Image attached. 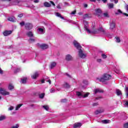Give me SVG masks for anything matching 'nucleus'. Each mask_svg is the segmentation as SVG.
<instances>
[{
  "instance_id": "obj_20",
  "label": "nucleus",
  "mask_w": 128,
  "mask_h": 128,
  "mask_svg": "<svg viewBox=\"0 0 128 128\" xmlns=\"http://www.w3.org/2000/svg\"><path fill=\"white\" fill-rule=\"evenodd\" d=\"M63 86H64V88H68L70 86V84H68L67 82H65L63 84Z\"/></svg>"
},
{
  "instance_id": "obj_29",
  "label": "nucleus",
  "mask_w": 128,
  "mask_h": 128,
  "mask_svg": "<svg viewBox=\"0 0 128 128\" xmlns=\"http://www.w3.org/2000/svg\"><path fill=\"white\" fill-rule=\"evenodd\" d=\"M22 106V104H19L18 105L16 106V110H18V108H20V106Z\"/></svg>"
},
{
  "instance_id": "obj_7",
  "label": "nucleus",
  "mask_w": 128,
  "mask_h": 128,
  "mask_svg": "<svg viewBox=\"0 0 128 128\" xmlns=\"http://www.w3.org/2000/svg\"><path fill=\"white\" fill-rule=\"evenodd\" d=\"M25 28L26 30H32V24L30 23L25 24Z\"/></svg>"
},
{
  "instance_id": "obj_9",
  "label": "nucleus",
  "mask_w": 128,
  "mask_h": 128,
  "mask_svg": "<svg viewBox=\"0 0 128 128\" xmlns=\"http://www.w3.org/2000/svg\"><path fill=\"white\" fill-rule=\"evenodd\" d=\"M12 32V30H9V31L6 30L4 32L3 34L5 36H10V34H11Z\"/></svg>"
},
{
  "instance_id": "obj_15",
  "label": "nucleus",
  "mask_w": 128,
  "mask_h": 128,
  "mask_svg": "<svg viewBox=\"0 0 128 128\" xmlns=\"http://www.w3.org/2000/svg\"><path fill=\"white\" fill-rule=\"evenodd\" d=\"M38 33L40 34H44V29H42V28H38Z\"/></svg>"
},
{
  "instance_id": "obj_13",
  "label": "nucleus",
  "mask_w": 128,
  "mask_h": 128,
  "mask_svg": "<svg viewBox=\"0 0 128 128\" xmlns=\"http://www.w3.org/2000/svg\"><path fill=\"white\" fill-rule=\"evenodd\" d=\"M44 6H45V8H50V6H52L48 2H44Z\"/></svg>"
},
{
  "instance_id": "obj_56",
  "label": "nucleus",
  "mask_w": 128,
  "mask_h": 128,
  "mask_svg": "<svg viewBox=\"0 0 128 128\" xmlns=\"http://www.w3.org/2000/svg\"><path fill=\"white\" fill-rule=\"evenodd\" d=\"M34 2H35V4H38V2H40V1L38 0H34Z\"/></svg>"
},
{
  "instance_id": "obj_42",
  "label": "nucleus",
  "mask_w": 128,
  "mask_h": 128,
  "mask_svg": "<svg viewBox=\"0 0 128 128\" xmlns=\"http://www.w3.org/2000/svg\"><path fill=\"white\" fill-rule=\"evenodd\" d=\"M102 58H106V55L105 54H102Z\"/></svg>"
},
{
  "instance_id": "obj_4",
  "label": "nucleus",
  "mask_w": 128,
  "mask_h": 128,
  "mask_svg": "<svg viewBox=\"0 0 128 128\" xmlns=\"http://www.w3.org/2000/svg\"><path fill=\"white\" fill-rule=\"evenodd\" d=\"M37 46H38V48H42V50H46V48H48V44H38Z\"/></svg>"
},
{
  "instance_id": "obj_54",
  "label": "nucleus",
  "mask_w": 128,
  "mask_h": 128,
  "mask_svg": "<svg viewBox=\"0 0 128 128\" xmlns=\"http://www.w3.org/2000/svg\"><path fill=\"white\" fill-rule=\"evenodd\" d=\"M88 18V14H86L84 16V18Z\"/></svg>"
},
{
  "instance_id": "obj_40",
  "label": "nucleus",
  "mask_w": 128,
  "mask_h": 128,
  "mask_svg": "<svg viewBox=\"0 0 128 128\" xmlns=\"http://www.w3.org/2000/svg\"><path fill=\"white\" fill-rule=\"evenodd\" d=\"M34 42V38H30L29 40V42Z\"/></svg>"
},
{
  "instance_id": "obj_36",
  "label": "nucleus",
  "mask_w": 128,
  "mask_h": 128,
  "mask_svg": "<svg viewBox=\"0 0 128 128\" xmlns=\"http://www.w3.org/2000/svg\"><path fill=\"white\" fill-rule=\"evenodd\" d=\"M98 30L99 32H104V28H100Z\"/></svg>"
},
{
  "instance_id": "obj_46",
  "label": "nucleus",
  "mask_w": 128,
  "mask_h": 128,
  "mask_svg": "<svg viewBox=\"0 0 128 128\" xmlns=\"http://www.w3.org/2000/svg\"><path fill=\"white\" fill-rule=\"evenodd\" d=\"M66 102V99H63L61 100V102Z\"/></svg>"
},
{
  "instance_id": "obj_11",
  "label": "nucleus",
  "mask_w": 128,
  "mask_h": 128,
  "mask_svg": "<svg viewBox=\"0 0 128 128\" xmlns=\"http://www.w3.org/2000/svg\"><path fill=\"white\" fill-rule=\"evenodd\" d=\"M94 92L95 94H100V92H104V90L100 89V88H97V89H94Z\"/></svg>"
},
{
  "instance_id": "obj_35",
  "label": "nucleus",
  "mask_w": 128,
  "mask_h": 128,
  "mask_svg": "<svg viewBox=\"0 0 128 128\" xmlns=\"http://www.w3.org/2000/svg\"><path fill=\"white\" fill-rule=\"evenodd\" d=\"M118 12H116V14H122V10H118Z\"/></svg>"
},
{
  "instance_id": "obj_34",
  "label": "nucleus",
  "mask_w": 128,
  "mask_h": 128,
  "mask_svg": "<svg viewBox=\"0 0 128 128\" xmlns=\"http://www.w3.org/2000/svg\"><path fill=\"white\" fill-rule=\"evenodd\" d=\"M6 116H0V120H5Z\"/></svg>"
},
{
  "instance_id": "obj_55",
  "label": "nucleus",
  "mask_w": 128,
  "mask_h": 128,
  "mask_svg": "<svg viewBox=\"0 0 128 128\" xmlns=\"http://www.w3.org/2000/svg\"><path fill=\"white\" fill-rule=\"evenodd\" d=\"M110 2H115V4H118V1L116 0H110Z\"/></svg>"
},
{
  "instance_id": "obj_48",
  "label": "nucleus",
  "mask_w": 128,
  "mask_h": 128,
  "mask_svg": "<svg viewBox=\"0 0 128 128\" xmlns=\"http://www.w3.org/2000/svg\"><path fill=\"white\" fill-rule=\"evenodd\" d=\"M24 14H20L18 15V18H22Z\"/></svg>"
},
{
  "instance_id": "obj_2",
  "label": "nucleus",
  "mask_w": 128,
  "mask_h": 128,
  "mask_svg": "<svg viewBox=\"0 0 128 128\" xmlns=\"http://www.w3.org/2000/svg\"><path fill=\"white\" fill-rule=\"evenodd\" d=\"M112 78V76L108 74H104L102 78H97V80H99V82H104V80H110Z\"/></svg>"
},
{
  "instance_id": "obj_8",
  "label": "nucleus",
  "mask_w": 128,
  "mask_h": 128,
  "mask_svg": "<svg viewBox=\"0 0 128 128\" xmlns=\"http://www.w3.org/2000/svg\"><path fill=\"white\" fill-rule=\"evenodd\" d=\"M116 28V23L114 21H112V22L110 23V30H114Z\"/></svg>"
},
{
  "instance_id": "obj_33",
  "label": "nucleus",
  "mask_w": 128,
  "mask_h": 128,
  "mask_svg": "<svg viewBox=\"0 0 128 128\" xmlns=\"http://www.w3.org/2000/svg\"><path fill=\"white\" fill-rule=\"evenodd\" d=\"M50 92L51 94H54V92H56V90H54V88H52L50 90Z\"/></svg>"
},
{
  "instance_id": "obj_19",
  "label": "nucleus",
  "mask_w": 128,
  "mask_h": 128,
  "mask_svg": "<svg viewBox=\"0 0 128 128\" xmlns=\"http://www.w3.org/2000/svg\"><path fill=\"white\" fill-rule=\"evenodd\" d=\"M55 14H56V16H58V18H60L62 20H64V18L63 16H62L58 12H56V13Z\"/></svg>"
},
{
  "instance_id": "obj_23",
  "label": "nucleus",
  "mask_w": 128,
  "mask_h": 128,
  "mask_svg": "<svg viewBox=\"0 0 128 128\" xmlns=\"http://www.w3.org/2000/svg\"><path fill=\"white\" fill-rule=\"evenodd\" d=\"M116 94L117 96H120L122 95V91H120V90H116Z\"/></svg>"
},
{
  "instance_id": "obj_52",
  "label": "nucleus",
  "mask_w": 128,
  "mask_h": 128,
  "mask_svg": "<svg viewBox=\"0 0 128 128\" xmlns=\"http://www.w3.org/2000/svg\"><path fill=\"white\" fill-rule=\"evenodd\" d=\"M64 4H65V6H70V4H68L66 2H64Z\"/></svg>"
},
{
  "instance_id": "obj_10",
  "label": "nucleus",
  "mask_w": 128,
  "mask_h": 128,
  "mask_svg": "<svg viewBox=\"0 0 128 128\" xmlns=\"http://www.w3.org/2000/svg\"><path fill=\"white\" fill-rule=\"evenodd\" d=\"M66 60L68 61L72 60V56L70 54H67L66 56Z\"/></svg>"
},
{
  "instance_id": "obj_28",
  "label": "nucleus",
  "mask_w": 128,
  "mask_h": 128,
  "mask_svg": "<svg viewBox=\"0 0 128 128\" xmlns=\"http://www.w3.org/2000/svg\"><path fill=\"white\" fill-rule=\"evenodd\" d=\"M44 93L41 94L39 95V98H44Z\"/></svg>"
},
{
  "instance_id": "obj_41",
  "label": "nucleus",
  "mask_w": 128,
  "mask_h": 128,
  "mask_svg": "<svg viewBox=\"0 0 128 128\" xmlns=\"http://www.w3.org/2000/svg\"><path fill=\"white\" fill-rule=\"evenodd\" d=\"M124 126L125 128H128V122L124 124Z\"/></svg>"
},
{
  "instance_id": "obj_12",
  "label": "nucleus",
  "mask_w": 128,
  "mask_h": 128,
  "mask_svg": "<svg viewBox=\"0 0 128 128\" xmlns=\"http://www.w3.org/2000/svg\"><path fill=\"white\" fill-rule=\"evenodd\" d=\"M39 74L38 72H36L34 74H33L32 76V78L33 79H36L38 76Z\"/></svg>"
},
{
  "instance_id": "obj_38",
  "label": "nucleus",
  "mask_w": 128,
  "mask_h": 128,
  "mask_svg": "<svg viewBox=\"0 0 128 128\" xmlns=\"http://www.w3.org/2000/svg\"><path fill=\"white\" fill-rule=\"evenodd\" d=\"M126 98H128V88L126 87Z\"/></svg>"
},
{
  "instance_id": "obj_26",
  "label": "nucleus",
  "mask_w": 128,
  "mask_h": 128,
  "mask_svg": "<svg viewBox=\"0 0 128 128\" xmlns=\"http://www.w3.org/2000/svg\"><path fill=\"white\" fill-rule=\"evenodd\" d=\"M20 82L22 84H26V78H24L23 79H22Z\"/></svg>"
},
{
  "instance_id": "obj_14",
  "label": "nucleus",
  "mask_w": 128,
  "mask_h": 128,
  "mask_svg": "<svg viewBox=\"0 0 128 128\" xmlns=\"http://www.w3.org/2000/svg\"><path fill=\"white\" fill-rule=\"evenodd\" d=\"M80 126H82V124L81 123H75L74 125V128H80Z\"/></svg>"
},
{
  "instance_id": "obj_47",
  "label": "nucleus",
  "mask_w": 128,
  "mask_h": 128,
  "mask_svg": "<svg viewBox=\"0 0 128 128\" xmlns=\"http://www.w3.org/2000/svg\"><path fill=\"white\" fill-rule=\"evenodd\" d=\"M115 72H116V74H120V70H116Z\"/></svg>"
},
{
  "instance_id": "obj_50",
  "label": "nucleus",
  "mask_w": 128,
  "mask_h": 128,
  "mask_svg": "<svg viewBox=\"0 0 128 128\" xmlns=\"http://www.w3.org/2000/svg\"><path fill=\"white\" fill-rule=\"evenodd\" d=\"M18 124H16L15 126H13L12 128H18Z\"/></svg>"
},
{
  "instance_id": "obj_44",
  "label": "nucleus",
  "mask_w": 128,
  "mask_h": 128,
  "mask_svg": "<svg viewBox=\"0 0 128 128\" xmlns=\"http://www.w3.org/2000/svg\"><path fill=\"white\" fill-rule=\"evenodd\" d=\"M76 11L75 10L72 12L70 14H76Z\"/></svg>"
},
{
  "instance_id": "obj_6",
  "label": "nucleus",
  "mask_w": 128,
  "mask_h": 128,
  "mask_svg": "<svg viewBox=\"0 0 128 128\" xmlns=\"http://www.w3.org/2000/svg\"><path fill=\"white\" fill-rule=\"evenodd\" d=\"M95 14L97 16H102V10L100 8L96 9L95 10Z\"/></svg>"
},
{
  "instance_id": "obj_37",
  "label": "nucleus",
  "mask_w": 128,
  "mask_h": 128,
  "mask_svg": "<svg viewBox=\"0 0 128 128\" xmlns=\"http://www.w3.org/2000/svg\"><path fill=\"white\" fill-rule=\"evenodd\" d=\"M104 16H105L106 18H108L109 16L108 14V12H105L104 14Z\"/></svg>"
},
{
  "instance_id": "obj_3",
  "label": "nucleus",
  "mask_w": 128,
  "mask_h": 128,
  "mask_svg": "<svg viewBox=\"0 0 128 128\" xmlns=\"http://www.w3.org/2000/svg\"><path fill=\"white\" fill-rule=\"evenodd\" d=\"M83 22L84 24V30H86L88 34H92V32L88 29V21L84 20Z\"/></svg>"
},
{
  "instance_id": "obj_31",
  "label": "nucleus",
  "mask_w": 128,
  "mask_h": 128,
  "mask_svg": "<svg viewBox=\"0 0 128 128\" xmlns=\"http://www.w3.org/2000/svg\"><path fill=\"white\" fill-rule=\"evenodd\" d=\"M108 8H114V4H108Z\"/></svg>"
},
{
  "instance_id": "obj_17",
  "label": "nucleus",
  "mask_w": 128,
  "mask_h": 128,
  "mask_svg": "<svg viewBox=\"0 0 128 128\" xmlns=\"http://www.w3.org/2000/svg\"><path fill=\"white\" fill-rule=\"evenodd\" d=\"M76 94L78 96H80L81 98H82L84 96V93L80 92H76Z\"/></svg>"
},
{
  "instance_id": "obj_59",
  "label": "nucleus",
  "mask_w": 128,
  "mask_h": 128,
  "mask_svg": "<svg viewBox=\"0 0 128 128\" xmlns=\"http://www.w3.org/2000/svg\"><path fill=\"white\" fill-rule=\"evenodd\" d=\"M84 84H88V81H84Z\"/></svg>"
},
{
  "instance_id": "obj_45",
  "label": "nucleus",
  "mask_w": 128,
  "mask_h": 128,
  "mask_svg": "<svg viewBox=\"0 0 128 128\" xmlns=\"http://www.w3.org/2000/svg\"><path fill=\"white\" fill-rule=\"evenodd\" d=\"M20 26H24V22H20Z\"/></svg>"
},
{
  "instance_id": "obj_5",
  "label": "nucleus",
  "mask_w": 128,
  "mask_h": 128,
  "mask_svg": "<svg viewBox=\"0 0 128 128\" xmlns=\"http://www.w3.org/2000/svg\"><path fill=\"white\" fill-rule=\"evenodd\" d=\"M0 94H2V96H9L10 92H8L4 88H0Z\"/></svg>"
},
{
  "instance_id": "obj_1",
  "label": "nucleus",
  "mask_w": 128,
  "mask_h": 128,
  "mask_svg": "<svg viewBox=\"0 0 128 128\" xmlns=\"http://www.w3.org/2000/svg\"><path fill=\"white\" fill-rule=\"evenodd\" d=\"M73 44L77 48V50H79L78 52V56L81 58H85L86 56V54H84V52H82V46L80 44V43H78V41L74 40L73 42Z\"/></svg>"
},
{
  "instance_id": "obj_51",
  "label": "nucleus",
  "mask_w": 128,
  "mask_h": 128,
  "mask_svg": "<svg viewBox=\"0 0 128 128\" xmlns=\"http://www.w3.org/2000/svg\"><path fill=\"white\" fill-rule=\"evenodd\" d=\"M0 74H4V71H2V70L1 68H0Z\"/></svg>"
},
{
  "instance_id": "obj_60",
  "label": "nucleus",
  "mask_w": 128,
  "mask_h": 128,
  "mask_svg": "<svg viewBox=\"0 0 128 128\" xmlns=\"http://www.w3.org/2000/svg\"><path fill=\"white\" fill-rule=\"evenodd\" d=\"M41 82H42V84H44V80H41Z\"/></svg>"
},
{
  "instance_id": "obj_32",
  "label": "nucleus",
  "mask_w": 128,
  "mask_h": 128,
  "mask_svg": "<svg viewBox=\"0 0 128 128\" xmlns=\"http://www.w3.org/2000/svg\"><path fill=\"white\" fill-rule=\"evenodd\" d=\"M42 108L46 110H48V106H43Z\"/></svg>"
},
{
  "instance_id": "obj_64",
  "label": "nucleus",
  "mask_w": 128,
  "mask_h": 128,
  "mask_svg": "<svg viewBox=\"0 0 128 128\" xmlns=\"http://www.w3.org/2000/svg\"><path fill=\"white\" fill-rule=\"evenodd\" d=\"M98 103H94L93 104V106H98Z\"/></svg>"
},
{
  "instance_id": "obj_43",
  "label": "nucleus",
  "mask_w": 128,
  "mask_h": 128,
  "mask_svg": "<svg viewBox=\"0 0 128 128\" xmlns=\"http://www.w3.org/2000/svg\"><path fill=\"white\" fill-rule=\"evenodd\" d=\"M124 106H128V101H125L124 102Z\"/></svg>"
},
{
  "instance_id": "obj_22",
  "label": "nucleus",
  "mask_w": 128,
  "mask_h": 128,
  "mask_svg": "<svg viewBox=\"0 0 128 128\" xmlns=\"http://www.w3.org/2000/svg\"><path fill=\"white\" fill-rule=\"evenodd\" d=\"M102 124H110V120H102Z\"/></svg>"
},
{
  "instance_id": "obj_24",
  "label": "nucleus",
  "mask_w": 128,
  "mask_h": 128,
  "mask_svg": "<svg viewBox=\"0 0 128 128\" xmlns=\"http://www.w3.org/2000/svg\"><path fill=\"white\" fill-rule=\"evenodd\" d=\"M104 110H97L95 112V114H100V112H103Z\"/></svg>"
},
{
  "instance_id": "obj_27",
  "label": "nucleus",
  "mask_w": 128,
  "mask_h": 128,
  "mask_svg": "<svg viewBox=\"0 0 128 128\" xmlns=\"http://www.w3.org/2000/svg\"><path fill=\"white\" fill-rule=\"evenodd\" d=\"M8 90H14V87L12 85V84H9V86H8Z\"/></svg>"
},
{
  "instance_id": "obj_49",
  "label": "nucleus",
  "mask_w": 128,
  "mask_h": 128,
  "mask_svg": "<svg viewBox=\"0 0 128 128\" xmlns=\"http://www.w3.org/2000/svg\"><path fill=\"white\" fill-rule=\"evenodd\" d=\"M14 110V106H10L8 108V110Z\"/></svg>"
},
{
  "instance_id": "obj_61",
  "label": "nucleus",
  "mask_w": 128,
  "mask_h": 128,
  "mask_svg": "<svg viewBox=\"0 0 128 128\" xmlns=\"http://www.w3.org/2000/svg\"><path fill=\"white\" fill-rule=\"evenodd\" d=\"M84 8H88V4H84Z\"/></svg>"
},
{
  "instance_id": "obj_63",
  "label": "nucleus",
  "mask_w": 128,
  "mask_h": 128,
  "mask_svg": "<svg viewBox=\"0 0 128 128\" xmlns=\"http://www.w3.org/2000/svg\"><path fill=\"white\" fill-rule=\"evenodd\" d=\"M123 14L126 16H128V14H126V13H124Z\"/></svg>"
},
{
  "instance_id": "obj_30",
  "label": "nucleus",
  "mask_w": 128,
  "mask_h": 128,
  "mask_svg": "<svg viewBox=\"0 0 128 128\" xmlns=\"http://www.w3.org/2000/svg\"><path fill=\"white\" fill-rule=\"evenodd\" d=\"M88 94H90V93H86L85 94L83 93V96H82V98H87V96H88Z\"/></svg>"
},
{
  "instance_id": "obj_25",
  "label": "nucleus",
  "mask_w": 128,
  "mask_h": 128,
  "mask_svg": "<svg viewBox=\"0 0 128 128\" xmlns=\"http://www.w3.org/2000/svg\"><path fill=\"white\" fill-rule=\"evenodd\" d=\"M115 38L116 42H120V37L116 36Z\"/></svg>"
},
{
  "instance_id": "obj_57",
  "label": "nucleus",
  "mask_w": 128,
  "mask_h": 128,
  "mask_svg": "<svg viewBox=\"0 0 128 128\" xmlns=\"http://www.w3.org/2000/svg\"><path fill=\"white\" fill-rule=\"evenodd\" d=\"M46 82H49L50 84H52V81H50V80H46Z\"/></svg>"
},
{
  "instance_id": "obj_58",
  "label": "nucleus",
  "mask_w": 128,
  "mask_h": 128,
  "mask_svg": "<svg viewBox=\"0 0 128 128\" xmlns=\"http://www.w3.org/2000/svg\"><path fill=\"white\" fill-rule=\"evenodd\" d=\"M97 62H102V59H98V60H97Z\"/></svg>"
},
{
  "instance_id": "obj_39",
  "label": "nucleus",
  "mask_w": 128,
  "mask_h": 128,
  "mask_svg": "<svg viewBox=\"0 0 128 128\" xmlns=\"http://www.w3.org/2000/svg\"><path fill=\"white\" fill-rule=\"evenodd\" d=\"M18 72H20V68H17L14 70L15 73Z\"/></svg>"
},
{
  "instance_id": "obj_21",
  "label": "nucleus",
  "mask_w": 128,
  "mask_h": 128,
  "mask_svg": "<svg viewBox=\"0 0 128 128\" xmlns=\"http://www.w3.org/2000/svg\"><path fill=\"white\" fill-rule=\"evenodd\" d=\"M56 66V62H52L50 64V68H54Z\"/></svg>"
},
{
  "instance_id": "obj_62",
  "label": "nucleus",
  "mask_w": 128,
  "mask_h": 128,
  "mask_svg": "<svg viewBox=\"0 0 128 128\" xmlns=\"http://www.w3.org/2000/svg\"><path fill=\"white\" fill-rule=\"evenodd\" d=\"M90 2H96V0H90Z\"/></svg>"
},
{
  "instance_id": "obj_18",
  "label": "nucleus",
  "mask_w": 128,
  "mask_h": 128,
  "mask_svg": "<svg viewBox=\"0 0 128 128\" xmlns=\"http://www.w3.org/2000/svg\"><path fill=\"white\" fill-rule=\"evenodd\" d=\"M26 36L30 38L32 36H34V34L32 32H28L26 33Z\"/></svg>"
},
{
  "instance_id": "obj_16",
  "label": "nucleus",
  "mask_w": 128,
  "mask_h": 128,
  "mask_svg": "<svg viewBox=\"0 0 128 128\" xmlns=\"http://www.w3.org/2000/svg\"><path fill=\"white\" fill-rule=\"evenodd\" d=\"M8 20H9V22H16V18H14V17H9L8 18Z\"/></svg>"
},
{
  "instance_id": "obj_53",
  "label": "nucleus",
  "mask_w": 128,
  "mask_h": 128,
  "mask_svg": "<svg viewBox=\"0 0 128 128\" xmlns=\"http://www.w3.org/2000/svg\"><path fill=\"white\" fill-rule=\"evenodd\" d=\"M50 4H52V6H56V4H54V2L52 1H50Z\"/></svg>"
}]
</instances>
